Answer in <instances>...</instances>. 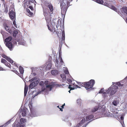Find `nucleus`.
I'll return each mask as SVG.
<instances>
[{
  "instance_id": "37",
  "label": "nucleus",
  "mask_w": 127,
  "mask_h": 127,
  "mask_svg": "<svg viewBox=\"0 0 127 127\" xmlns=\"http://www.w3.org/2000/svg\"><path fill=\"white\" fill-rule=\"evenodd\" d=\"M61 56V58H60V62L61 63V64H63V63H64V62H63V60L62 59V57L61 56V55L60 54H59V57H60Z\"/></svg>"
},
{
  "instance_id": "46",
  "label": "nucleus",
  "mask_w": 127,
  "mask_h": 127,
  "mask_svg": "<svg viewBox=\"0 0 127 127\" xmlns=\"http://www.w3.org/2000/svg\"><path fill=\"white\" fill-rule=\"evenodd\" d=\"M44 83L43 81H41L39 83V85H40L42 86L44 85Z\"/></svg>"
},
{
  "instance_id": "28",
  "label": "nucleus",
  "mask_w": 127,
  "mask_h": 127,
  "mask_svg": "<svg viewBox=\"0 0 127 127\" xmlns=\"http://www.w3.org/2000/svg\"><path fill=\"white\" fill-rule=\"evenodd\" d=\"M20 122L22 124H23L26 122V120L24 119L21 118L20 120Z\"/></svg>"
},
{
  "instance_id": "54",
  "label": "nucleus",
  "mask_w": 127,
  "mask_h": 127,
  "mask_svg": "<svg viewBox=\"0 0 127 127\" xmlns=\"http://www.w3.org/2000/svg\"><path fill=\"white\" fill-rule=\"evenodd\" d=\"M13 24L14 25L16 24L15 22V20H14L13 22Z\"/></svg>"
},
{
  "instance_id": "19",
  "label": "nucleus",
  "mask_w": 127,
  "mask_h": 127,
  "mask_svg": "<svg viewBox=\"0 0 127 127\" xmlns=\"http://www.w3.org/2000/svg\"><path fill=\"white\" fill-rule=\"evenodd\" d=\"M99 108V106H97L94 107L91 110L92 112L94 113L97 111Z\"/></svg>"
},
{
  "instance_id": "14",
  "label": "nucleus",
  "mask_w": 127,
  "mask_h": 127,
  "mask_svg": "<svg viewBox=\"0 0 127 127\" xmlns=\"http://www.w3.org/2000/svg\"><path fill=\"white\" fill-rule=\"evenodd\" d=\"M31 117H34L36 116V112L34 110H31V113L30 115Z\"/></svg>"
},
{
  "instance_id": "59",
  "label": "nucleus",
  "mask_w": 127,
  "mask_h": 127,
  "mask_svg": "<svg viewBox=\"0 0 127 127\" xmlns=\"http://www.w3.org/2000/svg\"><path fill=\"white\" fill-rule=\"evenodd\" d=\"M48 28V29L50 31V30L51 29V28L50 27H49V28Z\"/></svg>"
},
{
  "instance_id": "34",
  "label": "nucleus",
  "mask_w": 127,
  "mask_h": 127,
  "mask_svg": "<svg viewBox=\"0 0 127 127\" xmlns=\"http://www.w3.org/2000/svg\"><path fill=\"white\" fill-rule=\"evenodd\" d=\"M46 88H49L50 90H51L52 89V86L51 85H48L46 86Z\"/></svg>"
},
{
  "instance_id": "33",
  "label": "nucleus",
  "mask_w": 127,
  "mask_h": 127,
  "mask_svg": "<svg viewBox=\"0 0 127 127\" xmlns=\"http://www.w3.org/2000/svg\"><path fill=\"white\" fill-rule=\"evenodd\" d=\"M62 39L63 40H64L65 39V33L63 31L62 32Z\"/></svg>"
},
{
  "instance_id": "39",
  "label": "nucleus",
  "mask_w": 127,
  "mask_h": 127,
  "mask_svg": "<svg viewBox=\"0 0 127 127\" xmlns=\"http://www.w3.org/2000/svg\"><path fill=\"white\" fill-rule=\"evenodd\" d=\"M33 5H30L28 6H27L28 8H30L31 10H33V8L32 7Z\"/></svg>"
},
{
  "instance_id": "58",
  "label": "nucleus",
  "mask_w": 127,
  "mask_h": 127,
  "mask_svg": "<svg viewBox=\"0 0 127 127\" xmlns=\"http://www.w3.org/2000/svg\"><path fill=\"white\" fill-rule=\"evenodd\" d=\"M3 68H0V70H3Z\"/></svg>"
},
{
  "instance_id": "21",
  "label": "nucleus",
  "mask_w": 127,
  "mask_h": 127,
  "mask_svg": "<svg viewBox=\"0 0 127 127\" xmlns=\"http://www.w3.org/2000/svg\"><path fill=\"white\" fill-rule=\"evenodd\" d=\"M107 90L105 91L103 89V88L101 89L100 91L99 92V94H102L103 93V94H107Z\"/></svg>"
},
{
  "instance_id": "9",
  "label": "nucleus",
  "mask_w": 127,
  "mask_h": 127,
  "mask_svg": "<svg viewBox=\"0 0 127 127\" xmlns=\"http://www.w3.org/2000/svg\"><path fill=\"white\" fill-rule=\"evenodd\" d=\"M118 86L113 85L110 87L107 90V94H109L110 92V90H111V89H112L113 90H115L116 91H117V90L118 89Z\"/></svg>"
},
{
  "instance_id": "32",
  "label": "nucleus",
  "mask_w": 127,
  "mask_h": 127,
  "mask_svg": "<svg viewBox=\"0 0 127 127\" xmlns=\"http://www.w3.org/2000/svg\"><path fill=\"white\" fill-rule=\"evenodd\" d=\"M18 33L17 31L16 30H15L13 32V34L14 37H15L17 34Z\"/></svg>"
},
{
  "instance_id": "52",
  "label": "nucleus",
  "mask_w": 127,
  "mask_h": 127,
  "mask_svg": "<svg viewBox=\"0 0 127 127\" xmlns=\"http://www.w3.org/2000/svg\"><path fill=\"white\" fill-rule=\"evenodd\" d=\"M81 101V100L80 99H77V103H78L79 102H80Z\"/></svg>"
},
{
  "instance_id": "29",
  "label": "nucleus",
  "mask_w": 127,
  "mask_h": 127,
  "mask_svg": "<svg viewBox=\"0 0 127 127\" xmlns=\"http://www.w3.org/2000/svg\"><path fill=\"white\" fill-rule=\"evenodd\" d=\"M61 76L63 80H65L66 79V77L65 74H62L61 75Z\"/></svg>"
},
{
  "instance_id": "49",
  "label": "nucleus",
  "mask_w": 127,
  "mask_h": 127,
  "mask_svg": "<svg viewBox=\"0 0 127 127\" xmlns=\"http://www.w3.org/2000/svg\"><path fill=\"white\" fill-rule=\"evenodd\" d=\"M44 83L45 85H47L48 83V81L47 80H46L45 81Z\"/></svg>"
},
{
  "instance_id": "26",
  "label": "nucleus",
  "mask_w": 127,
  "mask_h": 127,
  "mask_svg": "<svg viewBox=\"0 0 127 127\" xmlns=\"http://www.w3.org/2000/svg\"><path fill=\"white\" fill-rule=\"evenodd\" d=\"M19 70L21 74H23L24 73V70L23 68L21 66L19 67Z\"/></svg>"
},
{
  "instance_id": "23",
  "label": "nucleus",
  "mask_w": 127,
  "mask_h": 127,
  "mask_svg": "<svg viewBox=\"0 0 127 127\" xmlns=\"http://www.w3.org/2000/svg\"><path fill=\"white\" fill-rule=\"evenodd\" d=\"M26 114V111L25 109H23L22 112V115L23 116H25Z\"/></svg>"
},
{
  "instance_id": "36",
  "label": "nucleus",
  "mask_w": 127,
  "mask_h": 127,
  "mask_svg": "<svg viewBox=\"0 0 127 127\" xmlns=\"http://www.w3.org/2000/svg\"><path fill=\"white\" fill-rule=\"evenodd\" d=\"M7 62V61L3 59L2 58L1 60V62L5 64Z\"/></svg>"
},
{
  "instance_id": "48",
  "label": "nucleus",
  "mask_w": 127,
  "mask_h": 127,
  "mask_svg": "<svg viewBox=\"0 0 127 127\" xmlns=\"http://www.w3.org/2000/svg\"><path fill=\"white\" fill-rule=\"evenodd\" d=\"M13 65H14L15 66H16L17 67H18L17 65L15 63V62H14L12 64H11Z\"/></svg>"
},
{
  "instance_id": "60",
  "label": "nucleus",
  "mask_w": 127,
  "mask_h": 127,
  "mask_svg": "<svg viewBox=\"0 0 127 127\" xmlns=\"http://www.w3.org/2000/svg\"><path fill=\"white\" fill-rule=\"evenodd\" d=\"M47 26L48 28H49V27L50 26H49V25L48 24H47Z\"/></svg>"
},
{
  "instance_id": "1",
  "label": "nucleus",
  "mask_w": 127,
  "mask_h": 127,
  "mask_svg": "<svg viewBox=\"0 0 127 127\" xmlns=\"http://www.w3.org/2000/svg\"><path fill=\"white\" fill-rule=\"evenodd\" d=\"M70 2L68 0H63L61 3V13L62 17L64 16L68 7L69 6Z\"/></svg>"
},
{
  "instance_id": "17",
  "label": "nucleus",
  "mask_w": 127,
  "mask_h": 127,
  "mask_svg": "<svg viewBox=\"0 0 127 127\" xmlns=\"http://www.w3.org/2000/svg\"><path fill=\"white\" fill-rule=\"evenodd\" d=\"M59 73L58 71L56 70H53L51 71V73L53 75H57Z\"/></svg>"
},
{
  "instance_id": "63",
  "label": "nucleus",
  "mask_w": 127,
  "mask_h": 127,
  "mask_svg": "<svg viewBox=\"0 0 127 127\" xmlns=\"http://www.w3.org/2000/svg\"><path fill=\"white\" fill-rule=\"evenodd\" d=\"M70 90H70L69 91H68V92H69V93H70Z\"/></svg>"
},
{
  "instance_id": "50",
  "label": "nucleus",
  "mask_w": 127,
  "mask_h": 127,
  "mask_svg": "<svg viewBox=\"0 0 127 127\" xmlns=\"http://www.w3.org/2000/svg\"><path fill=\"white\" fill-rule=\"evenodd\" d=\"M41 90L42 91H44L45 90V88L44 87H42L41 88Z\"/></svg>"
},
{
  "instance_id": "38",
  "label": "nucleus",
  "mask_w": 127,
  "mask_h": 127,
  "mask_svg": "<svg viewBox=\"0 0 127 127\" xmlns=\"http://www.w3.org/2000/svg\"><path fill=\"white\" fill-rule=\"evenodd\" d=\"M64 72L65 74H69L68 71L67 69H65L64 70Z\"/></svg>"
},
{
  "instance_id": "40",
  "label": "nucleus",
  "mask_w": 127,
  "mask_h": 127,
  "mask_svg": "<svg viewBox=\"0 0 127 127\" xmlns=\"http://www.w3.org/2000/svg\"><path fill=\"white\" fill-rule=\"evenodd\" d=\"M55 28H51V29L50 30L51 32H56V31L55 30Z\"/></svg>"
},
{
  "instance_id": "43",
  "label": "nucleus",
  "mask_w": 127,
  "mask_h": 127,
  "mask_svg": "<svg viewBox=\"0 0 127 127\" xmlns=\"http://www.w3.org/2000/svg\"><path fill=\"white\" fill-rule=\"evenodd\" d=\"M13 72H14L15 73L17 74V75L19 76V75H20V74L17 70H13Z\"/></svg>"
},
{
  "instance_id": "3",
  "label": "nucleus",
  "mask_w": 127,
  "mask_h": 127,
  "mask_svg": "<svg viewBox=\"0 0 127 127\" xmlns=\"http://www.w3.org/2000/svg\"><path fill=\"white\" fill-rule=\"evenodd\" d=\"M43 13L45 16V19L46 20H49L50 16V12L49 11L48 9L46 8L43 9Z\"/></svg>"
},
{
  "instance_id": "47",
  "label": "nucleus",
  "mask_w": 127,
  "mask_h": 127,
  "mask_svg": "<svg viewBox=\"0 0 127 127\" xmlns=\"http://www.w3.org/2000/svg\"><path fill=\"white\" fill-rule=\"evenodd\" d=\"M29 0L31 2L32 4H34V2L35 1V0Z\"/></svg>"
},
{
  "instance_id": "7",
  "label": "nucleus",
  "mask_w": 127,
  "mask_h": 127,
  "mask_svg": "<svg viewBox=\"0 0 127 127\" xmlns=\"http://www.w3.org/2000/svg\"><path fill=\"white\" fill-rule=\"evenodd\" d=\"M46 6L49 8L50 14H52L53 13V12L54 8L52 4L51 3H47Z\"/></svg>"
},
{
  "instance_id": "42",
  "label": "nucleus",
  "mask_w": 127,
  "mask_h": 127,
  "mask_svg": "<svg viewBox=\"0 0 127 127\" xmlns=\"http://www.w3.org/2000/svg\"><path fill=\"white\" fill-rule=\"evenodd\" d=\"M6 66H7L8 67H10V64L8 63L7 62L5 63V64H4Z\"/></svg>"
},
{
  "instance_id": "24",
  "label": "nucleus",
  "mask_w": 127,
  "mask_h": 127,
  "mask_svg": "<svg viewBox=\"0 0 127 127\" xmlns=\"http://www.w3.org/2000/svg\"><path fill=\"white\" fill-rule=\"evenodd\" d=\"M26 5H27V6H28L30 5H33V4H32L31 3V2L29 0H27L26 1V3H25V4Z\"/></svg>"
},
{
  "instance_id": "57",
  "label": "nucleus",
  "mask_w": 127,
  "mask_h": 127,
  "mask_svg": "<svg viewBox=\"0 0 127 127\" xmlns=\"http://www.w3.org/2000/svg\"><path fill=\"white\" fill-rule=\"evenodd\" d=\"M55 61L56 62V63H57V64H58V61L57 59H56V61Z\"/></svg>"
},
{
  "instance_id": "53",
  "label": "nucleus",
  "mask_w": 127,
  "mask_h": 127,
  "mask_svg": "<svg viewBox=\"0 0 127 127\" xmlns=\"http://www.w3.org/2000/svg\"><path fill=\"white\" fill-rule=\"evenodd\" d=\"M120 119L121 120H123L124 119V117L122 116H121L120 117Z\"/></svg>"
},
{
  "instance_id": "44",
  "label": "nucleus",
  "mask_w": 127,
  "mask_h": 127,
  "mask_svg": "<svg viewBox=\"0 0 127 127\" xmlns=\"http://www.w3.org/2000/svg\"><path fill=\"white\" fill-rule=\"evenodd\" d=\"M113 103L114 106H116L117 104V102L116 101H114L113 102Z\"/></svg>"
},
{
  "instance_id": "51",
  "label": "nucleus",
  "mask_w": 127,
  "mask_h": 127,
  "mask_svg": "<svg viewBox=\"0 0 127 127\" xmlns=\"http://www.w3.org/2000/svg\"><path fill=\"white\" fill-rule=\"evenodd\" d=\"M67 80L70 83L72 82V80L71 79H67Z\"/></svg>"
},
{
  "instance_id": "15",
  "label": "nucleus",
  "mask_w": 127,
  "mask_h": 127,
  "mask_svg": "<svg viewBox=\"0 0 127 127\" xmlns=\"http://www.w3.org/2000/svg\"><path fill=\"white\" fill-rule=\"evenodd\" d=\"M116 84L119 87H121V88L124 87V84H123L122 81H121V82H118L116 83Z\"/></svg>"
},
{
  "instance_id": "64",
  "label": "nucleus",
  "mask_w": 127,
  "mask_h": 127,
  "mask_svg": "<svg viewBox=\"0 0 127 127\" xmlns=\"http://www.w3.org/2000/svg\"><path fill=\"white\" fill-rule=\"evenodd\" d=\"M0 127H3V126H0Z\"/></svg>"
},
{
  "instance_id": "10",
  "label": "nucleus",
  "mask_w": 127,
  "mask_h": 127,
  "mask_svg": "<svg viewBox=\"0 0 127 127\" xmlns=\"http://www.w3.org/2000/svg\"><path fill=\"white\" fill-rule=\"evenodd\" d=\"M35 83L34 81L33 82L31 83L29 86V89H32L34 87L36 86L38 84V80H37Z\"/></svg>"
},
{
  "instance_id": "6",
  "label": "nucleus",
  "mask_w": 127,
  "mask_h": 127,
  "mask_svg": "<svg viewBox=\"0 0 127 127\" xmlns=\"http://www.w3.org/2000/svg\"><path fill=\"white\" fill-rule=\"evenodd\" d=\"M9 16L10 19L12 20L16 19V15L15 12L13 10H11L9 13Z\"/></svg>"
},
{
  "instance_id": "61",
  "label": "nucleus",
  "mask_w": 127,
  "mask_h": 127,
  "mask_svg": "<svg viewBox=\"0 0 127 127\" xmlns=\"http://www.w3.org/2000/svg\"><path fill=\"white\" fill-rule=\"evenodd\" d=\"M59 25H58V24H57V25L56 26L57 28L58 27H59Z\"/></svg>"
},
{
  "instance_id": "31",
  "label": "nucleus",
  "mask_w": 127,
  "mask_h": 127,
  "mask_svg": "<svg viewBox=\"0 0 127 127\" xmlns=\"http://www.w3.org/2000/svg\"><path fill=\"white\" fill-rule=\"evenodd\" d=\"M105 111L104 110H103L102 111H101V112H100V115H101V117L104 116L105 115Z\"/></svg>"
},
{
  "instance_id": "30",
  "label": "nucleus",
  "mask_w": 127,
  "mask_h": 127,
  "mask_svg": "<svg viewBox=\"0 0 127 127\" xmlns=\"http://www.w3.org/2000/svg\"><path fill=\"white\" fill-rule=\"evenodd\" d=\"M96 2L101 4H102L103 3V1L102 0H96Z\"/></svg>"
},
{
  "instance_id": "41",
  "label": "nucleus",
  "mask_w": 127,
  "mask_h": 127,
  "mask_svg": "<svg viewBox=\"0 0 127 127\" xmlns=\"http://www.w3.org/2000/svg\"><path fill=\"white\" fill-rule=\"evenodd\" d=\"M86 121V119L85 118H83L81 122V124L83 123Z\"/></svg>"
},
{
  "instance_id": "22",
  "label": "nucleus",
  "mask_w": 127,
  "mask_h": 127,
  "mask_svg": "<svg viewBox=\"0 0 127 127\" xmlns=\"http://www.w3.org/2000/svg\"><path fill=\"white\" fill-rule=\"evenodd\" d=\"M17 42H18L19 45H24L25 44V42L23 41L22 39H19L17 40Z\"/></svg>"
},
{
  "instance_id": "20",
  "label": "nucleus",
  "mask_w": 127,
  "mask_h": 127,
  "mask_svg": "<svg viewBox=\"0 0 127 127\" xmlns=\"http://www.w3.org/2000/svg\"><path fill=\"white\" fill-rule=\"evenodd\" d=\"M94 116L93 115H88L86 117V119L87 121H89L92 119L94 117Z\"/></svg>"
},
{
  "instance_id": "45",
  "label": "nucleus",
  "mask_w": 127,
  "mask_h": 127,
  "mask_svg": "<svg viewBox=\"0 0 127 127\" xmlns=\"http://www.w3.org/2000/svg\"><path fill=\"white\" fill-rule=\"evenodd\" d=\"M8 10L7 9V7H6L5 8L4 10V12L5 13H7L8 12Z\"/></svg>"
},
{
  "instance_id": "62",
  "label": "nucleus",
  "mask_w": 127,
  "mask_h": 127,
  "mask_svg": "<svg viewBox=\"0 0 127 127\" xmlns=\"http://www.w3.org/2000/svg\"><path fill=\"white\" fill-rule=\"evenodd\" d=\"M126 21L127 23V17L126 19Z\"/></svg>"
},
{
  "instance_id": "56",
  "label": "nucleus",
  "mask_w": 127,
  "mask_h": 127,
  "mask_svg": "<svg viewBox=\"0 0 127 127\" xmlns=\"http://www.w3.org/2000/svg\"><path fill=\"white\" fill-rule=\"evenodd\" d=\"M59 108L60 109V110L61 111H63V108Z\"/></svg>"
},
{
  "instance_id": "35",
  "label": "nucleus",
  "mask_w": 127,
  "mask_h": 127,
  "mask_svg": "<svg viewBox=\"0 0 127 127\" xmlns=\"http://www.w3.org/2000/svg\"><path fill=\"white\" fill-rule=\"evenodd\" d=\"M37 77H35L34 78H32V79H31L30 80H29V81L30 82H31L32 81H33L35 80L36 79H37Z\"/></svg>"
},
{
  "instance_id": "12",
  "label": "nucleus",
  "mask_w": 127,
  "mask_h": 127,
  "mask_svg": "<svg viewBox=\"0 0 127 127\" xmlns=\"http://www.w3.org/2000/svg\"><path fill=\"white\" fill-rule=\"evenodd\" d=\"M6 45L10 51L12 50L13 48V45L11 42L7 43L6 44Z\"/></svg>"
},
{
  "instance_id": "5",
  "label": "nucleus",
  "mask_w": 127,
  "mask_h": 127,
  "mask_svg": "<svg viewBox=\"0 0 127 127\" xmlns=\"http://www.w3.org/2000/svg\"><path fill=\"white\" fill-rule=\"evenodd\" d=\"M119 12H120L121 14H119L121 16L123 15L122 13L124 14L127 15V7L126 6H123L120 9V10L121 12L119 11V10L118 9Z\"/></svg>"
},
{
  "instance_id": "4",
  "label": "nucleus",
  "mask_w": 127,
  "mask_h": 127,
  "mask_svg": "<svg viewBox=\"0 0 127 127\" xmlns=\"http://www.w3.org/2000/svg\"><path fill=\"white\" fill-rule=\"evenodd\" d=\"M104 5L108 7L111 9L113 10L116 12H117L119 14H121V13L119 12V10H118V9L114 6L108 4V3H107L106 2L104 3Z\"/></svg>"
},
{
  "instance_id": "16",
  "label": "nucleus",
  "mask_w": 127,
  "mask_h": 127,
  "mask_svg": "<svg viewBox=\"0 0 127 127\" xmlns=\"http://www.w3.org/2000/svg\"><path fill=\"white\" fill-rule=\"evenodd\" d=\"M26 10L27 12V14H28V15L31 17H32L33 15V13L31 12L30 10L28 8Z\"/></svg>"
},
{
  "instance_id": "25",
  "label": "nucleus",
  "mask_w": 127,
  "mask_h": 127,
  "mask_svg": "<svg viewBox=\"0 0 127 127\" xmlns=\"http://www.w3.org/2000/svg\"><path fill=\"white\" fill-rule=\"evenodd\" d=\"M12 39V37L11 36H9L5 39V41L6 42H9Z\"/></svg>"
},
{
  "instance_id": "27",
  "label": "nucleus",
  "mask_w": 127,
  "mask_h": 127,
  "mask_svg": "<svg viewBox=\"0 0 127 127\" xmlns=\"http://www.w3.org/2000/svg\"><path fill=\"white\" fill-rule=\"evenodd\" d=\"M111 92L110 93V95H112L115 94V93L117 92V91H116L115 90H113L112 89H111V90H110Z\"/></svg>"
},
{
  "instance_id": "18",
  "label": "nucleus",
  "mask_w": 127,
  "mask_h": 127,
  "mask_svg": "<svg viewBox=\"0 0 127 127\" xmlns=\"http://www.w3.org/2000/svg\"><path fill=\"white\" fill-rule=\"evenodd\" d=\"M28 90V87L26 85H25L24 91V96H26V95L27 94Z\"/></svg>"
},
{
  "instance_id": "11",
  "label": "nucleus",
  "mask_w": 127,
  "mask_h": 127,
  "mask_svg": "<svg viewBox=\"0 0 127 127\" xmlns=\"http://www.w3.org/2000/svg\"><path fill=\"white\" fill-rule=\"evenodd\" d=\"M2 57L3 58L6 59L11 64H12L13 63V61L11 58L8 57L4 54L2 55Z\"/></svg>"
},
{
  "instance_id": "2",
  "label": "nucleus",
  "mask_w": 127,
  "mask_h": 127,
  "mask_svg": "<svg viewBox=\"0 0 127 127\" xmlns=\"http://www.w3.org/2000/svg\"><path fill=\"white\" fill-rule=\"evenodd\" d=\"M95 83V80L91 79L88 82L82 83V84L83 86L87 90L90 91L93 88Z\"/></svg>"
},
{
  "instance_id": "13",
  "label": "nucleus",
  "mask_w": 127,
  "mask_h": 127,
  "mask_svg": "<svg viewBox=\"0 0 127 127\" xmlns=\"http://www.w3.org/2000/svg\"><path fill=\"white\" fill-rule=\"evenodd\" d=\"M72 86L71 85H69L68 88L70 89V90H73L77 88H80L77 85H75L72 87Z\"/></svg>"
},
{
  "instance_id": "8",
  "label": "nucleus",
  "mask_w": 127,
  "mask_h": 127,
  "mask_svg": "<svg viewBox=\"0 0 127 127\" xmlns=\"http://www.w3.org/2000/svg\"><path fill=\"white\" fill-rule=\"evenodd\" d=\"M3 26L4 28L8 32L10 33H12V30L9 28V27L6 23H4L3 24Z\"/></svg>"
},
{
  "instance_id": "55",
  "label": "nucleus",
  "mask_w": 127,
  "mask_h": 127,
  "mask_svg": "<svg viewBox=\"0 0 127 127\" xmlns=\"http://www.w3.org/2000/svg\"><path fill=\"white\" fill-rule=\"evenodd\" d=\"M65 103H64V104L62 106H61V107H62V108H64V106H65Z\"/></svg>"
}]
</instances>
